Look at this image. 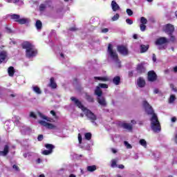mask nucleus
Returning a JSON list of instances; mask_svg holds the SVG:
<instances>
[{
	"label": "nucleus",
	"mask_w": 177,
	"mask_h": 177,
	"mask_svg": "<svg viewBox=\"0 0 177 177\" xmlns=\"http://www.w3.org/2000/svg\"><path fill=\"white\" fill-rule=\"evenodd\" d=\"M84 113L86 117H87V118L90 120L91 122L93 123L96 121V120H97V117H96V115H95V113H93L91 110L86 108V110L85 111H84Z\"/></svg>",
	"instance_id": "39448f33"
},
{
	"label": "nucleus",
	"mask_w": 177,
	"mask_h": 177,
	"mask_svg": "<svg viewBox=\"0 0 177 177\" xmlns=\"http://www.w3.org/2000/svg\"><path fill=\"white\" fill-rule=\"evenodd\" d=\"M147 80L149 82H154L157 81V74L154 71H149L148 72Z\"/></svg>",
	"instance_id": "9d476101"
},
{
	"label": "nucleus",
	"mask_w": 177,
	"mask_h": 177,
	"mask_svg": "<svg viewBox=\"0 0 177 177\" xmlns=\"http://www.w3.org/2000/svg\"><path fill=\"white\" fill-rule=\"evenodd\" d=\"M71 100L74 102V104L76 106V107H78V109H81V110L83 111L86 110V107L84 106V104H82V102H81L80 100L75 98V97H71Z\"/></svg>",
	"instance_id": "6e6552de"
},
{
	"label": "nucleus",
	"mask_w": 177,
	"mask_h": 177,
	"mask_svg": "<svg viewBox=\"0 0 177 177\" xmlns=\"http://www.w3.org/2000/svg\"><path fill=\"white\" fill-rule=\"evenodd\" d=\"M12 168H13V169H15V171H19V170H20V169L19 168V167H18L17 165H14L12 166Z\"/></svg>",
	"instance_id": "3c124183"
},
{
	"label": "nucleus",
	"mask_w": 177,
	"mask_h": 177,
	"mask_svg": "<svg viewBox=\"0 0 177 177\" xmlns=\"http://www.w3.org/2000/svg\"><path fill=\"white\" fill-rule=\"evenodd\" d=\"M97 102L102 107H106L107 106V102H106V98L103 96L97 97Z\"/></svg>",
	"instance_id": "ddd939ff"
},
{
	"label": "nucleus",
	"mask_w": 177,
	"mask_h": 177,
	"mask_svg": "<svg viewBox=\"0 0 177 177\" xmlns=\"http://www.w3.org/2000/svg\"><path fill=\"white\" fill-rule=\"evenodd\" d=\"M112 153H113L114 154H115V153H117V150L112 149Z\"/></svg>",
	"instance_id": "0e129e2a"
},
{
	"label": "nucleus",
	"mask_w": 177,
	"mask_h": 177,
	"mask_svg": "<svg viewBox=\"0 0 177 177\" xmlns=\"http://www.w3.org/2000/svg\"><path fill=\"white\" fill-rule=\"evenodd\" d=\"M48 86H50V88L52 89H56V88H57V84L55 81V77H50Z\"/></svg>",
	"instance_id": "6ab92c4d"
},
{
	"label": "nucleus",
	"mask_w": 177,
	"mask_h": 177,
	"mask_svg": "<svg viewBox=\"0 0 177 177\" xmlns=\"http://www.w3.org/2000/svg\"><path fill=\"white\" fill-rule=\"evenodd\" d=\"M94 80H97L98 81H103L104 82H106L107 81H110V79L107 76L94 77Z\"/></svg>",
	"instance_id": "b1692460"
},
{
	"label": "nucleus",
	"mask_w": 177,
	"mask_h": 177,
	"mask_svg": "<svg viewBox=\"0 0 177 177\" xmlns=\"http://www.w3.org/2000/svg\"><path fill=\"white\" fill-rule=\"evenodd\" d=\"M153 92H154V93H158V92H159L158 88H155Z\"/></svg>",
	"instance_id": "680f3d73"
},
{
	"label": "nucleus",
	"mask_w": 177,
	"mask_h": 177,
	"mask_svg": "<svg viewBox=\"0 0 177 177\" xmlns=\"http://www.w3.org/2000/svg\"><path fill=\"white\" fill-rule=\"evenodd\" d=\"M124 146H126L127 149H132V145L131 144L128 143V141L124 142Z\"/></svg>",
	"instance_id": "58836bf2"
},
{
	"label": "nucleus",
	"mask_w": 177,
	"mask_h": 177,
	"mask_svg": "<svg viewBox=\"0 0 177 177\" xmlns=\"http://www.w3.org/2000/svg\"><path fill=\"white\" fill-rule=\"evenodd\" d=\"M46 9V6L45 4H40L39 6V10L40 12H44Z\"/></svg>",
	"instance_id": "4c0bfd02"
},
{
	"label": "nucleus",
	"mask_w": 177,
	"mask_h": 177,
	"mask_svg": "<svg viewBox=\"0 0 177 177\" xmlns=\"http://www.w3.org/2000/svg\"><path fill=\"white\" fill-rule=\"evenodd\" d=\"M175 142L177 144V133L175 135Z\"/></svg>",
	"instance_id": "69168bd1"
},
{
	"label": "nucleus",
	"mask_w": 177,
	"mask_h": 177,
	"mask_svg": "<svg viewBox=\"0 0 177 177\" xmlns=\"http://www.w3.org/2000/svg\"><path fill=\"white\" fill-rule=\"evenodd\" d=\"M8 73L9 77H13L15 75V73H16V71H15V67L10 66L8 68Z\"/></svg>",
	"instance_id": "5701e85b"
},
{
	"label": "nucleus",
	"mask_w": 177,
	"mask_h": 177,
	"mask_svg": "<svg viewBox=\"0 0 177 177\" xmlns=\"http://www.w3.org/2000/svg\"><path fill=\"white\" fill-rule=\"evenodd\" d=\"M6 31L8 32V34H12L13 32V30H12V28H9V26L6 27Z\"/></svg>",
	"instance_id": "79ce46f5"
},
{
	"label": "nucleus",
	"mask_w": 177,
	"mask_h": 177,
	"mask_svg": "<svg viewBox=\"0 0 177 177\" xmlns=\"http://www.w3.org/2000/svg\"><path fill=\"white\" fill-rule=\"evenodd\" d=\"M126 23H127V24H133V21H132V19L128 18L126 19Z\"/></svg>",
	"instance_id": "a18cd8bd"
},
{
	"label": "nucleus",
	"mask_w": 177,
	"mask_h": 177,
	"mask_svg": "<svg viewBox=\"0 0 177 177\" xmlns=\"http://www.w3.org/2000/svg\"><path fill=\"white\" fill-rule=\"evenodd\" d=\"M170 37L169 41L171 42H175V41H176V37H175V36H174L173 33L171 35H169Z\"/></svg>",
	"instance_id": "e433bc0d"
},
{
	"label": "nucleus",
	"mask_w": 177,
	"mask_h": 177,
	"mask_svg": "<svg viewBox=\"0 0 177 177\" xmlns=\"http://www.w3.org/2000/svg\"><path fill=\"white\" fill-rule=\"evenodd\" d=\"M140 145H141V146H143V147H146V146H147V142H146V140L141 139L140 140Z\"/></svg>",
	"instance_id": "473e14b6"
},
{
	"label": "nucleus",
	"mask_w": 177,
	"mask_h": 177,
	"mask_svg": "<svg viewBox=\"0 0 177 177\" xmlns=\"http://www.w3.org/2000/svg\"><path fill=\"white\" fill-rule=\"evenodd\" d=\"M98 86L100 87V88H102V89H107V88H109V85L103 83H100Z\"/></svg>",
	"instance_id": "72a5a7b5"
},
{
	"label": "nucleus",
	"mask_w": 177,
	"mask_h": 177,
	"mask_svg": "<svg viewBox=\"0 0 177 177\" xmlns=\"http://www.w3.org/2000/svg\"><path fill=\"white\" fill-rule=\"evenodd\" d=\"M39 123L43 127H46V128L48 129H55V128H56V126H55L53 124L48 123L44 120L39 121Z\"/></svg>",
	"instance_id": "f8f14e48"
},
{
	"label": "nucleus",
	"mask_w": 177,
	"mask_h": 177,
	"mask_svg": "<svg viewBox=\"0 0 177 177\" xmlns=\"http://www.w3.org/2000/svg\"><path fill=\"white\" fill-rule=\"evenodd\" d=\"M8 57V52L6 50L0 51V64H2Z\"/></svg>",
	"instance_id": "4468645a"
},
{
	"label": "nucleus",
	"mask_w": 177,
	"mask_h": 177,
	"mask_svg": "<svg viewBox=\"0 0 177 177\" xmlns=\"http://www.w3.org/2000/svg\"><path fill=\"white\" fill-rule=\"evenodd\" d=\"M32 88L33 92H35V93H37V95H41V93H42L41 88L38 86H32Z\"/></svg>",
	"instance_id": "a878e982"
},
{
	"label": "nucleus",
	"mask_w": 177,
	"mask_h": 177,
	"mask_svg": "<svg viewBox=\"0 0 177 177\" xmlns=\"http://www.w3.org/2000/svg\"><path fill=\"white\" fill-rule=\"evenodd\" d=\"M78 140L80 145H81V143H82V136H81V133L78 134Z\"/></svg>",
	"instance_id": "49530a36"
},
{
	"label": "nucleus",
	"mask_w": 177,
	"mask_h": 177,
	"mask_svg": "<svg viewBox=\"0 0 177 177\" xmlns=\"http://www.w3.org/2000/svg\"><path fill=\"white\" fill-rule=\"evenodd\" d=\"M133 39H138V35L134 34V35H133Z\"/></svg>",
	"instance_id": "052dcab7"
},
{
	"label": "nucleus",
	"mask_w": 177,
	"mask_h": 177,
	"mask_svg": "<svg viewBox=\"0 0 177 177\" xmlns=\"http://www.w3.org/2000/svg\"><path fill=\"white\" fill-rule=\"evenodd\" d=\"M176 100V97H175L174 95H170V97L169 99V103H174L175 100Z\"/></svg>",
	"instance_id": "f704fd0d"
},
{
	"label": "nucleus",
	"mask_w": 177,
	"mask_h": 177,
	"mask_svg": "<svg viewBox=\"0 0 177 177\" xmlns=\"http://www.w3.org/2000/svg\"><path fill=\"white\" fill-rule=\"evenodd\" d=\"M84 138L86 140H91L92 139V133H86L84 134Z\"/></svg>",
	"instance_id": "7c9ffc66"
},
{
	"label": "nucleus",
	"mask_w": 177,
	"mask_h": 177,
	"mask_svg": "<svg viewBox=\"0 0 177 177\" xmlns=\"http://www.w3.org/2000/svg\"><path fill=\"white\" fill-rule=\"evenodd\" d=\"M171 122H176V117L171 118Z\"/></svg>",
	"instance_id": "13d9d810"
},
{
	"label": "nucleus",
	"mask_w": 177,
	"mask_h": 177,
	"mask_svg": "<svg viewBox=\"0 0 177 177\" xmlns=\"http://www.w3.org/2000/svg\"><path fill=\"white\" fill-rule=\"evenodd\" d=\"M69 30L70 31H77V28H70Z\"/></svg>",
	"instance_id": "bf43d9fd"
},
{
	"label": "nucleus",
	"mask_w": 177,
	"mask_h": 177,
	"mask_svg": "<svg viewBox=\"0 0 177 177\" xmlns=\"http://www.w3.org/2000/svg\"><path fill=\"white\" fill-rule=\"evenodd\" d=\"M174 73H177V66H175V67L174 68Z\"/></svg>",
	"instance_id": "e2e57ef3"
},
{
	"label": "nucleus",
	"mask_w": 177,
	"mask_h": 177,
	"mask_svg": "<svg viewBox=\"0 0 177 177\" xmlns=\"http://www.w3.org/2000/svg\"><path fill=\"white\" fill-rule=\"evenodd\" d=\"M9 154V145H6L4 146L3 151H0V156L6 157Z\"/></svg>",
	"instance_id": "a211bd4d"
},
{
	"label": "nucleus",
	"mask_w": 177,
	"mask_h": 177,
	"mask_svg": "<svg viewBox=\"0 0 177 177\" xmlns=\"http://www.w3.org/2000/svg\"><path fill=\"white\" fill-rule=\"evenodd\" d=\"M107 52L112 60H114L115 63L118 64V67L121 68V61L118 58V54H117V52L113 50V45L111 44H109Z\"/></svg>",
	"instance_id": "7ed1b4c3"
},
{
	"label": "nucleus",
	"mask_w": 177,
	"mask_h": 177,
	"mask_svg": "<svg viewBox=\"0 0 177 177\" xmlns=\"http://www.w3.org/2000/svg\"><path fill=\"white\" fill-rule=\"evenodd\" d=\"M22 49H26V56L28 59L37 56L38 50L35 49V46L32 45L30 41H24L21 44Z\"/></svg>",
	"instance_id": "f03ea898"
},
{
	"label": "nucleus",
	"mask_w": 177,
	"mask_h": 177,
	"mask_svg": "<svg viewBox=\"0 0 177 177\" xmlns=\"http://www.w3.org/2000/svg\"><path fill=\"white\" fill-rule=\"evenodd\" d=\"M86 100H87V102H88L89 103L95 102V99L93 98V97L88 93H86Z\"/></svg>",
	"instance_id": "bb28decb"
},
{
	"label": "nucleus",
	"mask_w": 177,
	"mask_h": 177,
	"mask_svg": "<svg viewBox=\"0 0 177 177\" xmlns=\"http://www.w3.org/2000/svg\"><path fill=\"white\" fill-rule=\"evenodd\" d=\"M111 166L112 168L117 167V161H115V160H113Z\"/></svg>",
	"instance_id": "c03bdc74"
},
{
	"label": "nucleus",
	"mask_w": 177,
	"mask_h": 177,
	"mask_svg": "<svg viewBox=\"0 0 177 177\" xmlns=\"http://www.w3.org/2000/svg\"><path fill=\"white\" fill-rule=\"evenodd\" d=\"M113 84L115 85H118L119 84H121V77L120 76H115L113 79Z\"/></svg>",
	"instance_id": "393cba45"
},
{
	"label": "nucleus",
	"mask_w": 177,
	"mask_h": 177,
	"mask_svg": "<svg viewBox=\"0 0 177 177\" xmlns=\"http://www.w3.org/2000/svg\"><path fill=\"white\" fill-rule=\"evenodd\" d=\"M37 140L39 142H42V140H44V135L39 134L37 137Z\"/></svg>",
	"instance_id": "37998d69"
},
{
	"label": "nucleus",
	"mask_w": 177,
	"mask_h": 177,
	"mask_svg": "<svg viewBox=\"0 0 177 177\" xmlns=\"http://www.w3.org/2000/svg\"><path fill=\"white\" fill-rule=\"evenodd\" d=\"M96 169H97L96 165H91V166L87 167L88 172H95Z\"/></svg>",
	"instance_id": "c85d7f7f"
},
{
	"label": "nucleus",
	"mask_w": 177,
	"mask_h": 177,
	"mask_svg": "<svg viewBox=\"0 0 177 177\" xmlns=\"http://www.w3.org/2000/svg\"><path fill=\"white\" fill-rule=\"evenodd\" d=\"M111 6L113 12H117V10H120V6H118L115 0H113L111 1Z\"/></svg>",
	"instance_id": "412c9836"
},
{
	"label": "nucleus",
	"mask_w": 177,
	"mask_h": 177,
	"mask_svg": "<svg viewBox=\"0 0 177 177\" xmlns=\"http://www.w3.org/2000/svg\"><path fill=\"white\" fill-rule=\"evenodd\" d=\"M140 24H143V25L147 24V19L145 18V17H142L140 18Z\"/></svg>",
	"instance_id": "2f4dec72"
},
{
	"label": "nucleus",
	"mask_w": 177,
	"mask_h": 177,
	"mask_svg": "<svg viewBox=\"0 0 177 177\" xmlns=\"http://www.w3.org/2000/svg\"><path fill=\"white\" fill-rule=\"evenodd\" d=\"M152 60L154 62H157V57H156V54H153V55H152Z\"/></svg>",
	"instance_id": "603ef678"
},
{
	"label": "nucleus",
	"mask_w": 177,
	"mask_h": 177,
	"mask_svg": "<svg viewBox=\"0 0 177 177\" xmlns=\"http://www.w3.org/2000/svg\"><path fill=\"white\" fill-rule=\"evenodd\" d=\"M95 95L97 96V97H100L103 95V91L102 89H100V87L99 86H97L95 90Z\"/></svg>",
	"instance_id": "4be33fe9"
},
{
	"label": "nucleus",
	"mask_w": 177,
	"mask_h": 177,
	"mask_svg": "<svg viewBox=\"0 0 177 177\" xmlns=\"http://www.w3.org/2000/svg\"><path fill=\"white\" fill-rule=\"evenodd\" d=\"M120 19V14L117 13L112 17V21H117Z\"/></svg>",
	"instance_id": "c9c22d12"
},
{
	"label": "nucleus",
	"mask_w": 177,
	"mask_h": 177,
	"mask_svg": "<svg viewBox=\"0 0 177 177\" xmlns=\"http://www.w3.org/2000/svg\"><path fill=\"white\" fill-rule=\"evenodd\" d=\"M170 88H171L172 91H174V92H176L177 91V88L175 87V85L174 84H170Z\"/></svg>",
	"instance_id": "09e8293b"
},
{
	"label": "nucleus",
	"mask_w": 177,
	"mask_h": 177,
	"mask_svg": "<svg viewBox=\"0 0 177 177\" xmlns=\"http://www.w3.org/2000/svg\"><path fill=\"white\" fill-rule=\"evenodd\" d=\"M136 71L138 74H143V73L146 71V68H145L143 64H138L136 67Z\"/></svg>",
	"instance_id": "2eb2a0df"
},
{
	"label": "nucleus",
	"mask_w": 177,
	"mask_h": 177,
	"mask_svg": "<svg viewBox=\"0 0 177 177\" xmlns=\"http://www.w3.org/2000/svg\"><path fill=\"white\" fill-rule=\"evenodd\" d=\"M30 117H31L32 118H37V115H35L34 112H30Z\"/></svg>",
	"instance_id": "8fccbe9b"
},
{
	"label": "nucleus",
	"mask_w": 177,
	"mask_h": 177,
	"mask_svg": "<svg viewBox=\"0 0 177 177\" xmlns=\"http://www.w3.org/2000/svg\"><path fill=\"white\" fill-rule=\"evenodd\" d=\"M138 85L139 88H145L146 86V81L142 77H140L137 80Z\"/></svg>",
	"instance_id": "dca6fc26"
},
{
	"label": "nucleus",
	"mask_w": 177,
	"mask_h": 177,
	"mask_svg": "<svg viewBox=\"0 0 177 177\" xmlns=\"http://www.w3.org/2000/svg\"><path fill=\"white\" fill-rule=\"evenodd\" d=\"M126 12L127 13L128 16H132L133 15V11L129 8L127 9Z\"/></svg>",
	"instance_id": "ea45409f"
},
{
	"label": "nucleus",
	"mask_w": 177,
	"mask_h": 177,
	"mask_svg": "<svg viewBox=\"0 0 177 177\" xmlns=\"http://www.w3.org/2000/svg\"><path fill=\"white\" fill-rule=\"evenodd\" d=\"M50 114H52V115H53V117H56V112H55V111H50Z\"/></svg>",
	"instance_id": "6e6d98bb"
},
{
	"label": "nucleus",
	"mask_w": 177,
	"mask_h": 177,
	"mask_svg": "<svg viewBox=\"0 0 177 177\" xmlns=\"http://www.w3.org/2000/svg\"><path fill=\"white\" fill-rule=\"evenodd\" d=\"M118 168L120 169H124V168H125V166H124V165H119Z\"/></svg>",
	"instance_id": "5fc2aeb1"
},
{
	"label": "nucleus",
	"mask_w": 177,
	"mask_h": 177,
	"mask_svg": "<svg viewBox=\"0 0 177 177\" xmlns=\"http://www.w3.org/2000/svg\"><path fill=\"white\" fill-rule=\"evenodd\" d=\"M39 177H45V175H44V174H40V175L39 176Z\"/></svg>",
	"instance_id": "774afa93"
},
{
	"label": "nucleus",
	"mask_w": 177,
	"mask_h": 177,
	"mask_svg": "<svg viewBox=\"0 0 177 177\" xmlns=\"http://www.w3.org/2000/svg\"><path fill=\"white\" fill-rule=\"evenodd\" d=\"M120 127L127 131H132L133 129L132 124H130L129 123L122 122Z\"/></svg>",
	"instance_id": "f3484780"
},
{
	"label": "nucleus",
	"mask_w": 177,
	"mask_h": 177,
	"mask_svg": "<svg viewBox=\"0 0 177 177\" xmlns=\"http://www.w3.org/2000/svg\"><path fill=\"white\" fill-rule=\"evenodd\" d=\"M44 147H46V149H48V150H44L41 152V154H43V156H49V154H52V153H53V149H55V147L53 145L46 144L44 145Z\"/></svg>",
	"instance_id": "0eeeda50"
},
{
	"label": "nucleus",
	"mask_w": 177,
	"mask_h": 177,
	"mask_svg": "<svg viewBox=\"0 0 177 177\" xmlns=\"http://www.w3.org/2000/svg\"><path fill=\"white\" fill-rule=\"evenodd\" d=\"M146 25H143L142 24H140V31H146Z\"/></svg>",
	"instance_id": "a19ab883"
},
{
	"label": "nucleus",
	"mask_w": 177,
	"mask_h": 177,
	"mask_svg": "<svg viewBox=\"0 0 177 177\" xmlns=\"http://www.w3.org/2000/svg\"><path fill=\"white\" fill-rule=\"evenodd\" d=\"M156 45L158 46H160V45H164L165 44H168V39L167 37H159L158 39H156L155 41Z\"/></svg>",
	"instance_id": "9b49d317"
},
{
	"label": "nucleus",
	"mask_w": 177,
	"mask_h": 177,
	"mask_svg": "<svg viewBox=\"0 0 177 177\" xmlns=\"http://www.w3.org/2000/svg\"><path fill=\"white\" fill-rule=\"evenodd\" d=\"M149 48H150V45L147 44H141L140 46V53H146V52H147V50H149Z\"/></svg>",
	"instance_id": "aec40b11"
},
{
	"label": "nucleus",
	"mask_w": 177,
	"mask_h": 177,
	"mask_svg": "<svg viewBox=\"0 0 177 177\" xmlns=\"http://www.w3.org/2000/svg\"><path fill=\"white\" fill-rule=\"evenodd\" d=\"M35 27L37 30H42V22L40 20L36 21Z\"/></svg>",
	"instance_id": "cd10ccee"
},
{
	"label": "nucleus",
	"mask_w": 177,
	"mask_h": 177,
	"mask_svg": "<svg viewBox=\"0 0 177 177\" xmlns=\"http://www.w3.org/2000/svg\"><path fill=\"white\" fill-rule=\"evenodd\" d=\"M10 19L12 20H14L16 23H18L19 24H27L28 23V19L27 18H21L20 19V15L17 14H12L10 15Z\"/></svg>",
	"instance_id": "20e7f679"
},
{
	"label": "nucleus",
	"mask_w": 177,
	"mask_h": 177,
	"mask_svg": "<svg viewBox=\"0 0 177 177\" xmlns=\"http://www.w3.org/2000/svg\"><path fill=\"white\" fill-rule=\"evenodd\" d=\"M142 104L147 114L148 115H152L151 118V127L152 131H153V132H160L161 131V124H160L157 114L154 113V109H153V107L149 104V102L146 100L143 101Z\"/></svg>",
	"instance_id": "f257e3e1"
},
{
	"label": "nucleus",
	"mask_w": 177,
	"mask_h": 177,
	"mask_svg": "<svg viewBox=\"0 0 177 177\" xmlns=\"http://www.w3.org/2000/svg\"><path fill=\"white\" fill-rule=\"evenodd\" d=\"M69 177H77L75 174H70Z\"/></svg>",
	"instance_id": "338daca9"
},
{
	"label": "nucleus",
	"mask_w": 177,
	"mask_h": 177,
	"mask_svg": "<svg viewBox=\"0 0 177 177\" xmlns=\"http://www.w3.org/2000/svg\"><path fill=\"white\" fill-rule=\"evenodd\" d=\"M164 31L167 35H171V34H174L175 27L171 24H167L165 26Z\"/></svg>",
	"instance_id": "1a4fd4ad"
},
{
	"label": "nucleus",
	"mask_w": 177,
	"mask_h": 177,
	"mask_svg": "<svg viewBox=\"0 0 177 177\" xmlns=\"http://www.w3.org/2000/svg\"><path fill=\"white\" fill-rule=\"evenodd\" d=\"M128 75L129 77H133V71H129Z\"/></svg>",
	"instance_id": "864d4df0"
},
{
	"label": "nucleus",
	"mask_w": 177,
	"mask_h": 177,
	"mask_svg": "<svg viewBox=\"0 0 177 177\" xmlns=\"http://www.w3.org/2000/svg\"><path fill=\"white\" fill-rule=\"evenodd\" d=\"M117 50L120 55L123 56H128L129 55V50L128 48L124 45H119L117 46Z\"/></svg>",
	"instance_id": "423d86ee"
},
{
	"label": "nucleus",
	"mask_w": 177,
	"mask_h": 177,
	"mask_svg": "<svg viewBox=\"0 0 177 177\" xmlns=\"http://www.w3.org/2000/svg\"><path fill=\"white\" fill-rule=\"evenodd\" d=\"M39 115L41 117L43 120H46V121H49L50 122V118L46 117L45 115L42 114L41 112H39Z\"/></svg>",
	"instance_id": "c756f323"
},
{
	"label": "nucleus",
	"mask_w": 177,
	"mask_h": 177,
	"mask_svg": "<svg viewBox=\"0 0 177 177\" xmlns=\"http://www.w3.org/2000/svg\"><path fill=\"white\" fill-rule=\"evenodd\" d=\"M37 164H41V162H42V160H41V158H37V160H36Z\"/></svg>",
	"instance_id": "4d7b16f0"
},
{
	"label": "nucleus",
	"mask_w": 177,
	"mask_h": 177,
	"mask_svg": "<svg viewBox=\"0 0 177 177\" xmlns=\"http://www.w3.org/2000/svg\"><path fill=\"white\" fill-rule=\"evenodd\" d=\"M101 32H102V34H106V32H109V28H104L102 29Z\"/></svg>",
	"instance_id": "de8ad7c7"
}]
</instances>
